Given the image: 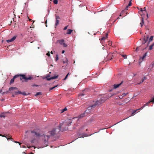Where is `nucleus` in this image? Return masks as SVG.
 I'll return each instance as SVG.
<instances>
[{
	"label": "nucleus",
	"instance_id": "f257e3e1",
	"mask_svg": "<svg viewBox=\"0 0 154 154\" xmlns=\"http://www.w3.org/2000/svg\"><path fill=\"white\" fill-rule=\"evenodd\" d=\"M65 126V125L63 123H61L60 124L57 128H54L52 130L48 132V133L50 134V135H47L42 136V138L44 140L45 143H48V140L50 138L51 136H54L57 133L59 132L60 131H63L66 130L67 129V126Z\"/></svg>",
	"mask_w": 154,
	"mask_h": 154
},
{
	"label": "nucleus",
	"instance_id": "f03ea898",
	"mask_svg": "<svg viewBox=\"0 0 154 154\" xmlns=\"http://www.w3.org/2000/svg\"><path fill=\"white\" fill-rule=\"evenodd\" d=\"M21 76L22 78L25 80V81L26 82H28V80H31L33 79V77L31 76H29L28 77H26L25 76V75L24 74L20 75H15L13 78L11 80L10 82V84L11 85L14 82V79L15 78L18 77L19 76Z\"/></svg>",
	"mask_w": 154,
	"mask_h": 154
},
{
	"label": "nucleus",
	"instance_id": "7ed1b4c3",
	"mask_svg": "<svg viewBox=\"0 0 154 154\" xmlns=\"http://www.w3.org/2000/svg\"><path fill=\"white\" fill-rule=\"evenodd\" d=\"M106 100V98L104 97H102L100 98L99 100H97L95 102V103L97 104V105L98 106L100 105L101 103H103Z\"/></svg>",
	"mask_w": 154,
	"mask_h": 154
},
{
	"label": "nucleus",
	"instance_id": "20e7f679",
	"mask_svg": "<svg viewBox=\"0 0 154 154\" xmlns=\"http://www.w3.org/2000/svg\"><path fill=\"white\" fill-rule=\"evenodd\" d=\"M96 106H97V104L95 103L94 104L91 105L90 106L88 107L85 111V112H90L91 109H92L94 108Z\"/></svg>",
	"mask_w": 154,
	"mask_h": 154
},
{
	"label": "nucleus",
	"instance_id": "39448f33",
	"mask_svg": "<svg viewBox=\"0 0 154 154\" xmlns=\"http://www.w3.org/2000/svg\"><path fill=\"white\" fill-rule=\"evenodd\" d=\"M31 132L33 134H34L36 137H40L41 135L39 132H36L35 130L31 131Z\"/></svg>",
	"mask_w": 154,
	"mask_h": 154
},
{
	"label": "nucleus",
	"instance_id": "423d86ee",
	"mask_svg": "<svg viewBox=\"0 0 154 154\" xmlns=\"http://www.w3.org/2000/svg\"><path fill=\"white\" fill-rule=\"evenodd\" d=\"M50 77V75H48L46 77V78H47V80L48 81H50L51 79H55L58 77V76L57 75L56 76H53V77H52L50 78H48V77Z\"/></svg>",
	"mask_w": 154,
	"mask_h": 154
},
{
	"label": "nucleus",
	"instance_id": "0eeeda50",
	"mask_svg": "<svg viewBox=\"0 0 154 154\" xmlns=\"http://www.w3.org/2000/svg\"><path fill=\"white\" fill-rule=\"evenodd\" d=\"M58 41L60 44L63 45V47H66L67 45L64 42V40L62 39L60 40H58Z\"/></svg>",
	"mask_w": 154,
	"mask_h": 154
},
{
	"label": "nucleus",
	"instance_id": "6e6552de",
	"mask_svg": "<svg viewBox=\"0 0 154 154\" xmlns=\"http://www.w3.org/2000/svg\"><path fill=\"white\" fill-rule=\"evenodd\" d=\"M123 81H122L120 83L118 84H115L113 85L114 88V89H116L119 88L123 83Z\"/></svg>",
	"mask_w": 154,
	"mask_h": 154
},
{
	"label": "nucleus",
	"instance_id": "1a4fd4ad",
	"mask_svg": "<svg viewBox=\"0 0 154 154\" xmlns=\"http://www.w3.org/2000/svg\"><path fill=\"white\" fill-rule=\"evenodd\" d=\"M56 22L55 24V26H57L59 24V20L58 19H60V17L56 15Z\"/></svg>",
	"mask_w": 154,
	"mask_h": 154
},
{
	"label": "nucleus",
	"instance_id": "9d476101",
	"mask_svg": "<svg viewBox=\"0 0 154 154\" xmlns=\"http://www.w3.org/2000/svg\"><path fill=\"white\" fill-rule=\"evenodd\" d=\"M16 38V36H14L12 38L10 39H8L6 40L7 42L9 43L13 41Z\"/></svg>",
	"mask_w": 154,
	"mask_h": 154
},
{
	"label": "nucleus",
	"instance_id": "9b49d317",
	"mask_svg": "<svg viewBox=\"0 0 154 154\" xmlns=\"http://www.w3.org/2000/svg\"><path fill=\"white\" fill-rule=\"evenodd\" d=\"M147 52H146V53H145V54L143 55V57H141V58H140V59H139V60L140 61H141V62L144 59L145 57L147 55Z\"/></svg>",
	"mask_w": 154,
	"mask_h": 154
},
{
	"label": "nucleus",
	"instance_id": "f8f14e48",
	"mask_svg": "<svg viewBox=\"0 0 154 154\" xmlns=\"http://www.w3.org/2000/svg\"><path fill=\"white\" fill-rule=\"evenodd\" d=\"M128 94V93H123L121 95L119 96V97L120 99H122L125 96Z\"/></svg>",
	"mask_w": 154,
	"mask_h": 154
},
{
	"label": "nucleus",
	"instance_id": "ddd939ff",
	"mask_svg": "<svg viewBox=\"0 0 154 154\" xmlns=\"http://www.w3.org/2000/svg\"><path fill=\"white\" fill-rule=\"evenodd\" d=\"M85 116V113H83L81 114H80L79 116H78V119H80V118H82L84 117Z\"/></svg>",
	"mask_w": 154,
	"mask_h": 154
},
{
	"label": "nucleus",
	"instance_id": "4468645a",
	"mask_svg": "<svg viewBox=\"0 0 154 154\" xmlns=\"http://www.w3.org/2000/svg\"><path fill=\"white\" fill-rule=\"evenodd\" d=\"M146 78L144 76L143 78L142 79V80L141 82H140L139 83H138L137 84L140 85V84L142 83L145 79H146Z\"/></svg>",
	"mask_w": 154,
	"mask_h": 154
},
{
	"label": "nucleus",
	"instance_id": "2eb2a0df",
	"mask_svg": "<svg viewBox=\"0 0 154 154\" xmlns=\"http://www.w3.org/2000/svg\"><path fill=\"white\" fill-rule=\"evenodd\" d=\"M17 89V88L16 87H11L9 88V90L10 91L11 90H13L14 89Z\"/></svg>",
	"mask_w": 154,
	"mask_h": 154
},
{
	"label": "nucleus",
	"instance_id": "dca6fc26",
	"mask_svg": "<svg viewBox=\"0 0 154 154\" xmlns=\"http://www.w3.org/2000/svg\"><path fill=\"white\" fill-rule=\"evenodd\" d=\"M149 38L148 35H147L146 37H145L143 38V40L145 41V42H147L148 40V39Z\"/></svg>",
	"mask_w": 154,
	"mask_h": 154
},
{
	"label": "nucleus",
	"instance_id": "f3484780",
	"mask_svg": "<svg viewBox=\"0 0 154 154\" xmlns=\"http://www.w3.org/2000/svg\"><path fill=\"white\" fill-rule=\"evenodd\" d=\"M144 23V19L143 17L142 18L141 22L140 23V26L142 27L143 26V24Z\"/></svg>",
	"mask_w": 154,
	"mask_h": 154
},
{
	"label": "nucleus",
	"instance_id": "a211bd4d",
	"mask_svg": "<svg viewBox=\"0 0 154 154\" xmlns=\"http://www.w3.org/2000/svg\"><path fill=\"white\" fill-rule=\"evenodd\" d=\"M110 57L111 56L109 55H108L107 56V58L105 59L106 61L107 60H111L112 58H110L109 57Z\"/></svg>",
	"mask_w": 154,
	"mask_h": 154
},
{
	"label": "nucleus",
	"instance_id": "6ab92c4d",
	"mask_svg": "<svg viewBox=\"0 0 154 154\" xmlns=\"http://www.w3.org/2000/svg\"><path fill=\"white\" fill-rule=\"evenodd\" d=\"M72 30L70 29H68L67 30V34H70L71 33Z\"/></svg>",
	"mask_w": 154,
	"mask_h": 154
},
{
	"label": "nucleus",
	"instance_id": "aec40b11",
	"mask_svg": "<svg viewBox=\"0 0 154 154\" xmlns=\"http://www.w3.org/2000/svg\"><path fill=\"white\" fill-rule=\"evenodd\" d=\"M153 36H151L149 39V41H148V45L149 44V42L151 41H152L153 40Z\"/></svg>",
	"mask_w": 154,
	"mask_h": 154
},
{
	"label": "nucleus",
	"instance_id": "412c9836",
	"mask_svg": "<svg viewBox=\"0 0 154 154\" xmlns=\"http://www.w3.org/2000/svg\"><path fill=\"white\" fill-rule=\"evenodd\" d=\"M128 6H126V7H125V9L124 10H123L122 11V13H123V12H125V11L128 9Z\"/></svg>",
	"mask_w": 154,
	"mask_h": 154
},
{
	"label": "nucleus",
	"instance_id": "4be33fe9",
	"mask_svg": "<svg viewBox=\"0 0 154 154\" xmlns=\"http://www.w3.org/2000/svg\"><path fill=\"white\" fill-rule=\"evenodd\" d=\"M7 140L10 139V138L11 137V136L9 134L6 135L5 136Z\"/></svg>",
	"mask_w": 154,
	"mask_h": 154
},
{
	"label": "nucleus",
	"instance_id": "5701e85b",
	"mask_svg": "<svg viewBox=\"0 0 154 154\" xmlns=\"http://www.w3.org/2000/svg\"><path fill=\"white\" fill-rule=\"evenodd\" d=\"M86 136V135H82V136H80L78 134V136H77V137H78V138H80V137H87V136Z\"/></svg>",
	"mask_w": 154,
	"mask_h": 154
},
{
	"label": "nucleus",
	"instance_id": "b1692460",
	"mask_svg": "<svg viewBox=\"0 0 154 154\" xmlns=\"http://www.w3.org/2000/svg\"><path fill=\"white\" fill-rule=\"evenodd\" d=\"M154 45V43H153L149 47V50H151L152 48V47L153 46V45Z\"/></svg>",
	"mask_w": 154,
	"mask_h": 154
},
{
	"label": "nucleus",
	"instance_id": "393cba45",
	"mask_svg": "<svg viewBox=\"0 0 154 154\" xmlns=\"http://www.w3.org/2000/svg\"><path fill=\"white\" fill-rule=\"evenodd\" d=\"M138 109H137L136 110H134V111L132 113L131 116H133L134 115L135 113L138 110ZM131 116H130V117Z\"/></svg>",
	"mask_w": 154,
	"mask_h": 154
},
{
	"label": "nucleus",
	"instance_id": "a878e982",
	"mask_svg": "<svg viewBox=\"0 0 154 154\" xmlns=\"http://www.w3.org/2000/svg\"><path fill=\"white\" fill-rule=\"evenodd\" d=\"M67 110V109L66 108V107H65V108L61 110V113H63V112H64V111H65Z\"/></svg>",
	"mask_w": 154,
	"mask_h": 154
},
{
	"label": "nucleus",
	"instance_id": "bb28decb",
	"mask_svg": "<svg viewBox=\"0 0 154 154\" xmlns=\"http://www.w3.org/2000/svg\"><path fill=\"white\" fill-rule=\"evenodd\" d=\"M58 86V85H56L53 87H52V88H50V89H49V91H50L51 90H53V89H54L56 87H57V86Z\"/></svg>",
	"mask_w": 154,
	"mask_h": 154
},
{
	"label": "nucleus",
	"instance_id": "cd10ccee",
	"mask_svg": "<svg viewBox=\"0 0 154 154\" xmlns=\"http://www.w3.org/2000/svg\"><path fill=\"white\" fill-rule=\"evenodd\" d=\"M53 2L54 4H57L58 3L57 0H54Z\"/></svg>",
	"mask_w": 154,
	"mask_h": 154
},
{
	"label": "nucleus",
	"instance_id": "c85d7f7f",
	"mask_svg": "<svg viewBox=\"0 0 154 154\" xmlns=\"http://www.w3.org/2000/svg\"><path fill=\"white\" fill-rule=\"evenodd\" d=\"M131 1H132V0H131L130 1L128 5H127L128 6V7L130 6H131V4H132V3L131 2Z\"/></svg>",
	"mask_w": 154,
	"mask_h": 154
},
{
	"label": "nucleus",
	"instance_id": "c756f323",
	"mask_svg": "<svg viewBox=\"0 0 154 154\" xmlns=\"http://www.w3.org/2000/svg\"><path fill=\"white\" fill-rule=\"evenodd\" d=\"M69 75H70L69 73H68L66 75V77H65V78H64V80H66V79L67 78V77H68V76Z\"/></svg>",
	"mask_w": 154,
	"mask_h": 154
},
{
	"label": "nucleus",
	"instance_id": "7c9ffc66",
	"mask_svg": "<svg viewBox=\"0 0 154 154\" xmlns=\"http://www.w3.org/2000/svg\"><path fill=\"white\" fill-rule=\"evenodd\" d=\"M42 93L40 92H37L35 94V96H38L39 95H41Z\"/></svg>",
	"mask_w": 154,
	"mask_h": 154
},
{
	"label": "nucleus",
	"instance_id": "2f4dec72",
	"mask_svg": "<svg viewBox=\"0 0 154 154\" xmlns=\"http://www.w3.org/2000/svg\"><path fill=\"white\" fill-rule=\"evenodd\" d=\"M150 100L153 103H154V97H152Z\"/></svg>",
	"mask_w": 154,
	"mask_h": 154
},
{
	"label": "nucleus",
	"instance_id": "473e14b6",
	"mask_svg": "<svg viewBox=\"0 0 154 154\" xmlns=\"http://www.w3.org/2000/svg\"><path fill=\"white\" fill-rule=\"evenodd\" d=\"M122 56L124 58V59H126L127 58V57L125 55H122Z\"/></svg>",
	"mask_w": 154,
	"mask_h": 154
},
{
	"label": "nucleus",
	"instance_id": "72a5a7b5",
	"mask_svg": "<svg viewBox=\"0 0 154 154\" xmlns=\"http://www.w3.org/2000/svg\"><path fill=\"white\" fill-rule=\"evenodd\" d=\"M106 38V37H103L101 39H100V40H105Z\"/></svg>",
	"mask_w": 154,
	"mask_h": 154
},
{
	"label": "nucleus",
	"instance_id": "f704fd0d",
	"mask_svg": "<svg viewBox=\"0 0 154 154\" xmlns=\"http://www.w3.org/2000/svg\"><path fill=\"white\" fill-rule=\"evenodd\" d=\"M21 92L20 91H17L15 92L16 94H21Z\"/></svg>",
	"mask_w": 154,
	"mask_h": 154
},
{
	"label": "nucleus",
	"instance_id": "c9c22d12",
	"mask_svg": "<svg viewBox=\"0 0 154 154\" xmlns=\"http://www.w3.org/2000/svg\"><path fill=\"white\" fill-rule=\"evenodd\" d=\"M58 55L57 54L56 55L55 60H56V61H57L58 60Z\"/></svg>",
	"mask_w": 154,
	"mask_h": 154
},
{
	"label": "nucleus",
	"instance_id": "e433bc0d",
	"mask_svg": "<svg viewBox=\"0 0 154 154\" xmlns=\"http://www.w3.org/2000/svg\"><path fill=\"white\" fill-rule=\"evenodd\" d=\"M146 43V42H145V41L143 40V41L142 42V44H144Z\"/></svg>",
	"mask_w": 154,
	"mask_h": 154
},
{
	"label": "nucleus",
	"instance_id": "4c0bfd02",
	"mask_svg": "<svg viewBox=\"0 0 154 154\" xmlns=\"http://www.w3.org/2000/svg\"><path fill=\"white\" fill-rule=\"evenodd\" d=\"M5 117V116L4 115H3V114L0 115V118Z\"/></svg>",
	"mask_w": 154,
	"mask_h": 154
},
{
	"label": "nucleus",
	"instance_id": "58836bf2",
	"mask_svg": "<svg viewBox=\"0 0 154 154\" xmlns=\"http://www.w3.org/2000/svg\"><path fill=\"white\" fill-rule=\"evenodd\" d=\"M32 86L33 87H34L35 86V87H38V85H35V84H33L32 85Z\"/></svg>",
	"mask_w": 154,
	"mask_h": 154
},
{
	"label": "nucleus",
	"instance_id": "ea45409f",
	"mask_svg": "<svg viewBox=\"0 0 154 154\" xmlns=\"http://www.w3.org/2000/svg\"><path fill=\"white\" fill-rule=\"evenodd\" d=\"M66 60H67V59H66ZM67 61H68L67 60H65V61H63V63H67Z\"/></svg>",
	"mask_w": 154,
	"mask_h": 154
},
{
	"label": "nucleus",
	"instance_id": "a19ab883",
	"mask_svg": "<svg viewBox=\"0 0 154 154\" xmlns=\"http://www.w3.org/2000/svg\"><path fill=\"white\" fill-rule=\"evenodd\" d=\"M46 55H47L49 57L50 56V53L49 52H48V53H47L46 54Z\"/></svg>",
	"mask_w": 154,
	"mask_h": 154
},
{
	"label": "nucleus",
	"instance_id": "79ce46f5",
	"mask_svg": "<svg viewBox=\"0 0 154 154\" xmlns=\"http://www.w3.org/2000/svg\"><path fill=\"white\" fill-rule=\"evenodd\" d=\"M67 27H68V26H66L63 29V30H65L67 28Z\"/></svg>",
	"mask_w": 154,
	"mask_h": 154
},
{
	"label": "nucleus",
	"instance_id": "37998d69",
	"mask_svg": "<svg viewBox=\"0 0 154 154\" xmlns=\"http://www.w3.org/2000/svg\"><path fill=\"white\" fill-rule=\"evenodd\" d=\"M139 94H140V92H138L137 93V95H136L135 94H134V97H136L137 95H138Z\"/></svg>",
	"mask_w": 154,
	"mask_h": 154
},
{
	"label": "nucleus",
	"instance_id": "c03bdc74",
	"mask_svg": "<svg viewBox=\"0 0 154 154\" xmlns=\"http://www.w3.org/2000/svg\"><path fill=\"white\" fill-rule=\"evenodd\" d=\"M10 139L13 142H14V139L12 138H11V137H10Z\"/></svg>",
	"mask_w": 154,
	"mask_h": 154
},
{
	"label": "nucleus",
	"instance_id": "a18cd8bd",
	"mask_svg": "<svg viewBox=\"0 0 154 154\" xmlns=\"http://www.w3.org/2000/svg\"><path fill=\"white\" fill-rule=\"evenodd\" d=\"M21 94L23 95H26V94L25 92H21Z\"/></svg>",
	"mask_w": 154,
	"mask_h": 154
},
{
	"label": "nucleus",
	"instance_id": "49530a36",
	"mask_svg": "<svg viewBox=\"0 0 154 154\" xmlns=\"http://www.w3.org/2000/svg\"><path fill=\"white\" fill-rule=\"evenodd\" d=\"M84 94H79V96H84Z\"/></svg>",
	"mask_w": 154,
	"mask_h": 154
},
{
	"label": "nucleus",
	"instance_id": "de8ad7c7",
	"mask_svg": "<svg viewBox=\"0 0 154 154\" xmlns=\"http://www.w3.org/2000/svg\"><path fill=\"white\" fill-rule=\"evenodd\" d=\"M14 142H15V143H19L20 145L21 144V143L19 142L14 141Z\"/></svg>",
	"mask_w": 154,
	"mask_h": 154
},
{
	"label": "nucleus",
	"instance_id": "09e8293b",
	"mask_svg": "<svg viewBox=\"0 0 154 154\" xmlns=\"http://www.w3.org/2000/svg\"><path fill=\"white\" fill-rule=\"evenodd\" d=\"M144 106H148V103H145V104H144Z\"/></svg>",
	"mask_w": 154,
	"mask_h": 154
},
{
	"label": "nucleus",
	"instance_id": "8fccbe9b",
	"mask_svg": "<svg viewBox=\"0 0 154 154\" xmlns=\"http://www.w3.org/2000/svg\"><path fill=\"white\" fill-rule=\"evenodd\" d=\"M106 36H105V37H106V38H107L108 36V34L107 33H106Z\"/></svg>",
	"mask_w": 154,
	"mask_h": 154
},
{
	"label": "nucleus",
	"instance_id": "3c124183",
	"mask_svg": "<svg viewBox=\"0 0 154 154\" xmlns=\"http://www.w3.org/2000/svg\"><path fill=\"white\" fill-rule=\"evenodd\" d=\"M68 123H69V124H70L72 123V122L71 120H70Z\"/></svg>",
	"mask_w": 154,
	"mask_h": 154
},
{
	"label": "nucleus",
	"instance_id": "603ef678",
	"mask_svg": "<svg viewBox=\"0 0 154 154\" xmlns=\"http://www.w3.org/2000/svg\"><path fill=\"white\" fill-rule=\"evenodd\" d=\"M34 140H35V139H34V140H31V141L32 143H34Z\"/></svg>",
	"mask_w": 154,
	"mask_h": 154
},
{
	"label": "nucleus",
	"instance_id": "864d4df0",
	"mask_svg": "<svg viewBox=\"0 0 154 154\" xmlns=\"http://www.w3.org/2000/svg\"><path fill=\"white\" fill-rule=\"evenodd\" d=\"M151 102H152L151 101H150V100H149L147 103H148V104H149V103H150Z\"/></svg>",
	"mask_w": 154,
	"mask_h": 154
},
{
	"label": "nucleus",
	"instance_id": "5fc2aeb1",
	"mask_svg": "<svg viewBox=\"0 0 154 154\" xmlns=\"http://www.w3.org/2000/svg\"><path fill=\"white\" fill-rule=\"evenodd\" d=\"M143 109V107H142L140 108L139 109H138V110H140V109Z\"/></svg>",
	"mask_w": 154,
	"mask_h": 154
},
{
	"label": "nucleus",
	"instance_id": "6e6d98bb",
	"mask_svg": "<svg viewBox=\"0 0 154 154\" xmlns=\"http://www.w3.org/2000/svg\"><path fill=\"white\" fill-rule=\"evenodd\" d=\"M143 109V107H142L140 108L139 109H138V110H140V109Z\"/></svg>",
	"mask_w": 154,
	"mask_h": 154
},
{
	"label": "nucleus",
	"instance_id": "4d7b16f0",
	"mask_svg": "<svg viewBox=\"0 0 154 154\" xmlns=\"http://www.w3.org/2000/svg\"><path fill=\"white\" fill-rule=\"evenodd\" d=\"M140 11L142 12L144 11L141 8L140 9Z\"/></svg>",
	"mask_w": 154,
	"mask_h": 154
},
{
	"label": "nucleus",
	"instance_id": "13d9d810",
	"mask_svg": "<svg viewBox=\"0 0 154 154\" xmlns=\"http://www.w3.org/2000/svg\"><path fill=\"white\" fill-rule=\"evenodd\" d=\"M29 20L30 21H32V20L30 19H29Z\"/></svg>",
	"mask_w": 154,
	"mask_h": 154
},
{
	"label": "nucleus",
	"instance_id": "bf43d9fd",
	"mask_svg": "<svg viewBox=\"0 0 154 154\" xmlns=\"http://www.w3.org/2000/svg\"><path fill=\"white\" fill-rule=\"evenodd\" d=\"M137 75V73H134V75H133V76H136Z\"/></svg>",
	"mask_w": 154,
	"mask_h": 154
},
{
	"label": "nucleus",
	"instance_id": "052dcab7",
	"mask_svg": "<svg viewBox=\"0 0 154 154\" xmlns=\"http://www.w3.org/2000/svg\"><path fill=\"white\" fill-rule=\"evenodd\" d=\"M6 135H2V137H5Z\"/></svg>",
	"mask_w": 154,
	"mask_h": 154
},
{
	"label": "nucleus",
	"instance_id": "680f3d73",
	"mask_svg": "<svg viewBox=\"0 0 154 154\" xmlns=\"http://www.w3.org/2000/svg\"><path fill=\"white\" fill-rule=\"evenodd\" d=\"M144 11H146V7H144V10H143Z\"/></svg>",
	"mask_w": 154,
	"mask_h": 154
},
{
	"label": "nucleus",
	"instance_id": "e2e57ef3",
	"mask_svg": "<svg viewBox=\"0 0 154 154\" xmlns=\"http://www.w3.org/2000/svg\"><path fill=\"white\" fill-rule=\"evenodd\" d=\"M64 52H65V51L63 50L62 51V53L63 54L64 53Z\"/></svg>",
	"mask_w": 154,
	"mask_h": 154
},
{
	"label": "nucleus",
	"instance_id": "0e129e2a",
	"mask_svg": "<svg viewBox=\"0 0 154 154\" xmlns=\"http://www.w3.org/2000/svg\"><path fill=\"white\" fill-rule=\"evenodd\" d=\"M119 104L120 105H123V104L122 103H120Z\"/></svg>",
	"mask_w": 154,
	"mask_h": 154
},
{
	"label": "nucleus",
	"instance_id": "69168bd1",
	"mask_svg": "<svg viewBox=\"0 0 154 154\" xmlns=\"http://www.w3.org/2000/svg\"><path fill=\"white\" fill-rule=\"evenodd\" d=\"M127 99H125L124 100V101H127Z\"/></svg>",
	"mask_w": 154,
	"mask_h": 154
},
{
	"label": "nucleus",
	"instance_id": "338daca9",
	"mask_svg": "<svg viewBox=\"0 0 154 154\" xmlns=\"http://www.w3.org/2000/svg\"><path fill=\"white\" fill-rule=\"evenodd\" d=\"M51 54H53V52L52 51H51Z\"/></svg>",
	"mask_w": 154,
	"mask_h": 154
},
{
	"label": "nucleus",
	"instance_id": "774afa93",
	"mask_svg": "<svg viewBox=\"0 0 154 154\" xmlns=\"http://www.w3.org/2000/svg\"><path fill=\"white\" fill-rule=\"evenodd\" d=\"M142 107H143V108L145 107V106H144V105H143Z\"/></svg>",
	"mask_w": 154,
	"mask_h": 154
}]
</instances>
